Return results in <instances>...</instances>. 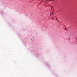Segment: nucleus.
Returning <instances> with one entry per match:
<instances>
[{
  "mask_svg": "<svg viewBox=\"0 0 77 77\" xmlns=\"http://www.w3.org/2000/svg\"><path fill=\"white\" fill-rule=\"evenodd\" d=\"M53 1V0H47V1H46V3L47 2V1Z\"/></svg>",
  "mask_w": 77,
  "mask_h": 77,
  "instance_id": "obj_1",
  "label": "nucleus"
},
{
  "mask_svg": "<svg viewBox=\"0 0 77 77\" xmlns=\"http://www.w3.org/2000/svg\"><path fill=\"white\" fill-rule=\"evenodd\" d=\"M52 14L53 15V12H52Z\"/></svg>",
  "mask_w": 77,
  "mask_h": 77,
  "instance_id": "obj_2",
  "label": "nucleus"
}]
</instances>
